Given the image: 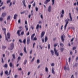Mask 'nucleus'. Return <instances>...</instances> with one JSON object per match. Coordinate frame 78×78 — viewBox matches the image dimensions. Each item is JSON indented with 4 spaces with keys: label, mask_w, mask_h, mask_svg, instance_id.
<instances>
[{
    "label": "nucleus",
    "mask_w": 78,
    "mask_h": 78,
    "mask_svg": "<svg viewBox=\"0 0 78 78\" xmlns=\"http://www.w3.org/2000/svg\"><path fill=\"white\" fill-rule=\"evenodd\" d=\"M58 43L57 44H54V51L55 52V54L57 56H59V52H58V50L56 49V47L58 45Z\"/></svg>",
    "instance_id": "f257e3e1"
},
{
    "label": "nucleus",
    "mask_w": 78,
    "mask_h": 78,
    "mask_svg": "<svg viewBox=\"0 0 78 78\" xmlns=\"http://www.w3.org/2000/svg\"><path fill=\"white\" fill-rule=\"evenodd\" d=\"M70 20L69 19H68L67 20V19H65V21L66 22V25H65V30H66V28L67 27V25L68 23H69V21Z\"/></svg>",
    "instance_id": "f03ea898"
},
{
    "label": "nucleus",
    "mask_w": 78,
    "mask_h": 78,
    "mask_svg": "<svg viewBox=\"0 0 78 78\" xmlns=\"http://www.w3.org/2000/svg\"><path fill=\"white\" fill-rule=\"evenodd\" d=\"M64 69L65 71H66L67 69L68 70H69V66L68 65V63H67V62H66V66H65Z\"/></svg>",
    "instance_id": "7ed1b4c3"
},
{
    "label": "nucleus",
    "mask_w": 78,
    "mask_h": 78,
    "mask_svg": "<svg viewBox=\"0 0 78 78\" xmlns=\"http://www.w3.org/2000/svg\"><path fill=\"white\" fill-rule=\"evenodd\" d=\"M2 30H4V33L5 34V39H6L7 41H8V39L6 36V28H2Z\"/></svg>",
    "instance_id": "20e7f679"
},
{
    "label": "nucleus",
    "mask_w": 78,
    "mask_h": 78,
    "mask_svg": "<svg viewBox=\"0 0 78 78\" xmlns=\"http://www.w3.org/2000/svg\"><path fill=\"white\" fill-rule=\"evenodd\" d=\"M10 45L11 46L10 47V48H9V49L12 50V49H13V48H14V44L13 43H12V44H11Z\"/></svg>",
    "instance_id": "39448f33"
},
{
    "label": "nucleus",
    "mask_w": 78,
    "mask_h": 78,
    "mask_svg": "<svg viewBox=\"0 0 78 78\" xmlns=\"http://www.w3.org/2000/svg\"><path fill=\"white\" fill-rule=\"evenodd\" d=\"M31 41L30 40V37H27V44H30Z\"/></svg>",
    "instance_id": "423d86ee"
},
{
    "label": "nucleus",
    "mask_w": 78,
    "mask_h": 78,
    "mask_svg": "<svg viewBox=\"0 0 78 78\" xmlns=\"http://www.w3.org/2000/svg\"><path fill=\"white\" fill-rule=\"evenodd\" d=\"M35 34L34 33L31 36V37H30V39H31V40L34 41V36H35Z\"/></svg>",
    "instance_id": "0eeeda50"
},
{
    "label": "nucleus",
    "mask_w": 78,
    "mask_h": 78,
    "mask_svg": "<svg viewBox=\"0 0 78 78\" xmlns=\"http://www.w3.org/2000/svg\"><path fill=\"white\" fill-rule=\"evenodd\" d=\"M45 34V32L44 31H42L41 34V38H42L44 36Z\"/></svg>",
    "instance_id": "6e6552de"
},
{
    "label": "nucleus",
    "mask_w": 78,
    "mask_h": 78,
    "mask_svg": "<svg viewBox=\"0 0 78 78\" xmlns=\"http://www.w3.org/2000/svg\"><path fill=\"white\" fill-rule=\"evenodd\" d=\"M11 70H10L9 71V74H8V71H5V74H7V75H10L11 74Z\"/></svg>",
    "instance_id": "1a4fd4ad"
},
{
    "label": "nucleus",
    "mask_w": 78,
    "mask_h": 78,
    "mask_svg": "<svg viewBox=\"0 0 78 78\" xmlns=\"http://www.w3.org/2000/svg\"><path fill=\"white\" fill-rule=\"evenodd\" d=\"M51 9L52 8L51 6H49L48 9V11L49 12H51Z\"/></svg>",
    "instance_id": "9d476101"
},
{
    "label": "nucleus",
    "mask_w": 78,
    "mask_h": 78,
    "mask_svg": "<svg viewBox=\"0 0 78 78\" xmlns=\"http://www.w3.org/2000/svg\"><path fill=\"white\" fill-rule=\"evenodd\" d=\"M51 73L53 74H55V69L54 68H52Z\"/></svg>",
    "instance_id": "9b49d317"
},
{
    "label": "nucleus",
    "mask_w": 78,
    "mask_h": 78,
    "mask_svg": "<svg viewBox=\"0 0 78 78\" xmlns=\"http://www.w3.org/2000/svg\"><path fill=\"white\" fill-rule=\"evenodd\" d=\"M50 0H46L45 2H44V4H47L48 3L50 2Z\"/></svg>",
    "instance_id": "f8f14e48"
},
{
    "label": "nucleus",
    "mask_w": 78,
    "mask_h": 78,
    "mask_svg": "<svg viewBox=\"0 0 78 78\" xmlns=\"http://www.w3.org/2000/svg\"><path fill=\"white\" fill-rule=\"evenodd\" d=\"M61 39L62 40V41L63 42H64V36L63 35H62L61 36Z\"/></svg>",
    "instance_id": "ddd939ff"
},
{
    "label": "nucleus",
    "mask_w": 78,
    "mask_h": 78,
    "mask_svg": "<svg viewBox=\"0 0 78 78\" xmlns=\"http://www.w3.org/2000/svg\"><path fill=\"white\" fill-rule=\"evenodd\" d=\"M44 39H45V42H47V41L48 40V37L47 36H45L44 37Z\"/></svg>",
    "instance_id": "4468645a"
},
{
    "label": "nucleus",
    "mask_w": 78,
    "mask_h": 78,
    "mask_svg": "<svg viewBox=\"0 0 78 78\" xmlns=\"http://www.w3.org/2000/svg\"><path fill=\"white\" fill-rule=\"evenodd\" d=\"M6 15V12H4L3 13H2V17H5V16Z\"/></svg>",
    "instance_id": "2eb2a0df"
},
{
    "label": "nucleus",
    "mask_w": 78,
    "mask_h": 78,
    "mask_svg": "<svg viewBox=\"0 0 78 78\" xmlns=\"http://www.w3.org/2000/svg\"><path fill=\"white\" fill-rule=\"evenodd\" d=\"M7 36H8V38L9 39H10V35L9 33H7Z\"/></svg>",
    "instance_id": "dca6fc26"
},
{
    "label": "nucleus",
    "mask_w": 78,
    "mask_h": 78,
    "mask_svg": "<svg viewBox=\"0 0 78 78\" xmlns=\"http://www.w3.org/2000/svg\"><path fill=\"white\" fill-rule=\"evenodd\" d=\"M3 5V2H2V0H0V7L2 6Z\"/></svg>",
    "instance_id": "f3484780"
},
{
    "label": "nucleus",
    "mask_w": 78,
    "mask_h": 78,
    "mask_svg": "<svg viewBox=\"0 0 78 78\" xmlns=\"http://www.w3.org/2000/svg\"><path fill=\"white\" fill-rule=\"evenodd\" d=\"M12 57H13V58L12 59V60L13 61L14 59H16V57H15V54H12Z\"/></svg>",
    "instance_id": "a211bd4d"
},
{
    "label": "nucleus",
    "mask_w": 78,
    "mask_h": 78,
    "mask_svg": "<svg viewBox=\"0 0 78 78\" xmlns=\"http://www.w3.org/2000/svg\"><path fill=\"white\" fill-rule=\"evenodd\" d=\"M21 30H18L17 33L18 35V36H20V31Z\"/></svg>",
    "instance_id": "6ab92c4d"
},
{
    "label": "nucleus",
    "mask_w": 78,
    "mask_h": 78,
    "mask_svg": "<svg viewBox=\"0 0 78 78\" xmlns=\"http://www.w3.org/2000/svg\"><path fill=\"white\" fill-rule=\"evenodd\" d=\"M24 52H25V53H27V51L26 50V46H25V47H24Z\"/></svg>",
    "instance_id": "aec40b11"
},
{
    "label": "nucleus",
    "mask_w": 78,
    "mask_h": 78,
    "mask_svg": "<svg viewBox=\"0 0 78 78\" xmlns=\"http://www.w3.org/2000/svg\"><path fill=\"white\" fill-rule=\"evenodd\" d=\"M22 2L23 3V5H24V6H25V7H26V6L25 4V0H23Z\"/></svg>",
    "instance_id": "412c9836"
},
{
    "label": "nucleus",
    "mask_w": 78,
    "mask_h": 78,
    "mask_svg": "<svg viewBox=\"0 0 78 78\" xmlns=\"http://www.w3.org/2000/svg\"><path fill=\"white\" fill-rule=\"evenodd\" d=\"M62 14L63 17L64 16V9H62Z\"/></svg>",
    "instance_id": "4be33fe9"
},
{
    "label": "nucleus",
    "mask_w": 78,
    "mask_h": 78,
    "mask_svg": "<svg viewBox=\"0 0 78 78\" xmlns=\"http://www.w3.org/2000/svg\"><path fill=\"white\" fill-rule=\"evenodd\" d=\"M51 53L52 55H54V51L53 50H51Z\"/></svg>",
    "instance_id": "5701e85b"
},
{
    "label": "nucleus",
    "mask_w": 78,
    "mask_h": 78,
    "mask_svg": "<svg viewBox=\"0 0 78 78\" xmlns=\"http://www.w3.org/2000/svg\"><path fill=\"white\" fill-rule=\"evenodd\" d=\"M39 27V24H38L37 25V27H36V29H37V30H38Z\"/></svg>",
    "instance_id": "b1692460"
},
{
    "label": "nucleus",
    "mask_w": 78,
    "mask_h": 78,
    "mask_svg": "<svg viewBox=\"0 0 78 78\" xmlns=\"http://www.w3.org/2000/svg\"><path fill=\"white\" fill-rule=\"evenodd\" d=\"M25 27L26 28V31H28V27L27 25H25Z\"/></svg>",
    "instance_id": "393cba45"
},
{
    "label": "nucleus",
    "mask_w": 78,
    "mask_h": 78,
    "mask_svg": "<svg viewBox=\"0 0 78 78\" xmlns=\"http://www.w3.org/2000/svg\"><path fill=\"white\" fill-rule=\"evenodd\" d=\"M26 38H25L24 39V40H23V43L24 44H25L26 43Z\"/></svg>",
    "instance_id": "a878e982"
},
{
    "label": "nucleus",
    "mask_w": 78,
    "mask_h": 78,
    "mask_svg": "<svg viewBox=\"0 0 78 78\" xmlns=\"http://www.w3.org/2000/svg\"><path fill=\"white\" fill-rule=\"evenodd\" d=\"M60 45L62 47H63L64 46V44L62 42H60Z\"/></svg>",
    "instance_id": "bb28decb"
},
{
    "label": "nucleus",
    "mask_w": 78,
    "mask_h": 78,
    "mask_svg": "<svg viewBox=\"0 0 78 78\" xmlns=\"http://www.w3.org/2000/svg\"><path fill=\"white\" fill-rule=\"evenodd\" d=\"M17 16V14H15L14 16V19H16Z\"/></svg>",
    "instance_id": "cd10ccee"
},
{
    "label": "nucleus",
    "mask_w": 78,
    "mask_h": 78,
    "mask_svg": "<svg viewBox=\"0 0 78 78\" xmlns=\"http://www.w3.org/2000/svg\"><path fill=\"white\" fill-rule=\"evenodd\" d=\"M48 68H47V67H46L45 71H46V72H47V73H48Z\"/></svg>",
    "instance_id": "c85d7f7f"
},
{
    "label": "nucleus",
    "mask_w": 78,
    "mask_h": 78,
    "mask_svg": "<svg viewBox=\"0 0 78 78\" xmlns=\"http://www.w3.org/2000/svg\"><path fill=\"white\" fill-rule=\"evenodd\" d=\"M12 62H11V63H10L9 64V66L10 67H12Z\"/></svg>",
    "instance_id": "c756f323"
},
{
    "label": "nucleus",
    "mask_w": 78,
    "mask_h": 78,
    "mask_svg": "<svg viewBox=\"0 0 78 78\" xmlns=\"http://www.w3.org/2000/svg\"><path fill=\"white\" fill-rule=\"evenodd\" d=\"M4 67H5L6 68H7L8 67V65L7 64H5V65H4Z\"/></svg>",
    "instance_id": "7c9ffc66"
},
{
    "label": "nucleus",
    "mask_w": 78,
    "mask_h": 78,
    "mask_svg": "<svg viewBox=\"0 0 78 78\" xmlns=\"http://www.w3.org/2000/svg\"><path fill=\"white\" fill-rule=\"evenodd\" d=\"M27 62V60H25V61H24V62L23 63V64H26Z\"/></svg>",
    "instance_id": "2f4dec72"
},
{
    "label": "nucleus",
    "mask_w": 78,
    "mask_h": 78,
    "mask_svg": "<svg viewBox=\"0 0 78 78\" xmlns=\"http://www.w3.org/2000/svg\"><path fill=\"white\" fill-rule=\"evenodd\" d=\"M37 39V37H34V41H36Z\"/></svg>",
    "instance_id": "473e14b6"
},
{
    "label": "nucleus",
    "mask_w": 78,
    "mask_h": 78,
    "mask_svg": "<svg viewBox=\"0 0 78 78\" xmlns=\"http://www.w3.org/2000/svg\"><path fill=\"white\" fill-rule=\"evenodd\" d=\"M40 62V61L39 60V59H38V60H37V64H39V63Z\"/></svg>",
    "instance_id": "72a5a7b5"
},
{
    "label": "nucleus",
    "mask_w": 78,
    "mask_h": 78,
    "mask_svg": "<svg viewBox=\"0 0 78 78\" xmlns=\"http://www.w3.org/2000/svg\"><path fill=\"white\" fill-rule=\"evenodd\" d=\"M1 62H2V63H3V62H4V61L3 60V57H2V61Z\"/></svg>",
    "instance_id": "f704fd0d"
},
{
    "label": "nucleus",
    "mask_w": 78,
    "mask_h": 78,
    "mask_svg": "<svg viewBox=\"0 0 78 78\" xmlns=\"http://www.w3.org/2000/svg\"><path fill=\"white\" fill-rule=\"evenodd\" d=\"M64 48H60V50L61 51H63V50H64Z\"/></svg>",
    "instance_id": "c9c22d12"
},
{
    "label": "nucleus",
    "mask_w": 78,
    "mask_h": 78,
    "mask_svg": "<svg viewBox=\"0 0 78 78\" xmlns=\"http://www.w3.org/2000/svg\"><path fill=\"white\" fill-rule=\"evenodd\" d=\"M11 2V0H7V3L8 4V3H9Z\"/></svg>",
    "instance_id": "e433bc0d"
},
{
    "label": "nucleus",
    "mask_w": 78,
    "mask_h": 78,
    "mask_svg": "<svg viewBox=\"0 0 78 78\" xmlns=\"http://www.w3.org/2000/svg\"><path fill=\"white\" fill-rule=\"evenodd\" d=\"M0 74H1V76H3V71H2L1 73Z\"/></svg>",
    "instance_id": "4c0bfd02"
},
{
    "label": "nucleus",
    "mask_w": 78,
    "mask_h": 78,
    "mask_svg": "<svg viewBox=\"0 0 78 78\" xmlns=\"http://www.w3.org/2000/svg\"><path fill=\"white\" fill-rule=\"evenodd\" d=\"M10 19V16H9L7 17V20H9Z\"/></svg>",
    "instance_id": "58836bf2"
},
{
    "label": "nucleus",
    "mask_w": 78,
    "mask_h": 78,
    "mask_svg": "<svg viewBox=\"0 0 78 78\" xmlns=\"http://www.w3.org/2000/svg\"><path fill=\"white\" fill-rule=\"evenodd\" d=\"M24 31H22V32H21V34L22 35H23V34H24Z\"/></svg>",
    "instance_id": "ea45409f"
},
{
    "label": "nucleus",
    "mask_w": 78,
    "mask_h": 78,
    "mask_svg": "<svg viewBox=\"0 0 78 78\" xmlns=\"http://www.w3.org/2000/svg\"><path fill=\"white\" fill-rule=\"evenodd\" d=\"M2 35H1V34H0V41H1V40L0 39H2Z\"/></svg>",
    "instance_id": "a19ab883"
},
{
    "label": "nucleus",
    "mask_w": 78,
    "mask_h": 78,
    "mask_svg": "<svg viewBox=\"0 0 78 78\" xmlns=\"http://www.w3.org/2000/svg\"><path fill=\"white\" fill-rule=\"evenodd\" d=\"M42 42L44 43V38L43 37L42 39Z\"/></svg>",
    "instance_id": "79ce46f5"
},
{
    "label": "nucleus",
    "mask_w": 78,
    "mask_h": 78,
    "mask_svg": "<svg viewBox=\"0 0 78 78\" xmlns=\"http://www.w3.org/2000/svg\"><path fill=\"white\" fill-rule=\"evenodd\" d=\"M51 66H54L55 65H54V63H51Z\"/></svg>",
    "instance_id": "37998d69"
},
{
    "label": "nucleus",
    "mask_w": 78,
    "mask_h": 78,
    "mask_svg": "<svg viewBox=\"0 0 78 78\" xmlns=\"http://www.w3.org/2000/svg\"><path fill=\"white\" fill-rule=\"evenodd\" d=\"M31 28H32V30H33V29L34 28V27L33 26V25H32L31 26Z\"/></svg>",
    "instance_id": "c03bdc74"
},
{
    "label": "nucleus",
    "mask_w": 78,
    "mask_h": 78,
    "mask_svg": "<svg viewBox=\"0 0 78 78\" xmlns=\"http://www.w3.org/2000/svg\"><path fill=\"white\" fill-rule=\"evenodd\" d=\"M0 20L1 21H2L3 20V18H2V17H1L0 18Z\"/></svg>",
    "instance_id": "a18cd8bd"
},
{
    "label": "nucleus",
    "mask_w": 78,
    "mask_h": 78,
    "mask_svg": "<svg viewBox=\"0 0 78 78\" xmlns=\"http://www.w3.org/2000/svg\"><path fill=\"white\" fill-rule=\"evenodd\" d=\"M50 48V44H48V48L49 49Z\"/></svg>",
    "instance_id": "49530a36"
},
{
    "label": "nucleus",
    "mask_w": 78,
    "mask_h": 78,
    "mask_svg": "<svg viewBox=\"0 0 78 78\" xmlns=\"http://www.w3.org/2000/svg\"><path fill=\"white\" fill-rule=\"evenodd\" d=\"M76 47H73V50H75V49H76Z\"/></svg>",
    "instance_id": "de8ad7c7"
},
{
    "label": "nucleus",
    "mask_w": 78,
    "mask_h": 78,
    "mask_svg": "<svg viewBox=\"0 0 78 78\" xmlns=\"http://www.w3.org/2000/svg\"><path fill=\"white\" fill-rule=\"evenodd\" d=\"M36 11H38V8L37 7H36Z\"/></svg>",
    "instance_id": "09e8293b"
},
{
    "label": "nucleus",
    "mask_w": 78,
    "mask_h": 78,
    "mask_svg": "<svg viewBox=\"0 0 78 78\" xmlns=\"http://www.w3.org/2000/svg\"><path fill=\"white\" fill-rule=\"evenodd\" d=\"M32 50H30V54H32Z\"/></svg>",
    "instance_id": "8fccbe9b"
},
{
    "label": "nucleus",
    "mask_w": 78,
    "mask_h": 78,
    "mask_svg": "<svg viewBox=\"0 0 78 78\" xmlns=\"http://www.w3.org/2000/svg\"><path fill=\"white\" fill-rule=\"evenodd\" d=\"M16 3V1H14L13 2V5H15Z\"/></svg>",
    "instance_id": "3c124183"
},
{
    "label": "nucleus",
    "mask_w": 78,
    "mask_h": 78,
    "mask_svg": "<svg viewBox=\"0 0 78 78\" xmlns=\"http://www.w3.org/2000/svg\"><path fill=\"white\" fill-rule=\"evenodd\" d=\"M31 6V5H29V9H30Z\"/></svg>",
    "instance_id": "603ef678"
},
{
    "label": "nucleus",
    "mask_w": 78,
    "mask_h": 78,
    "mask_svg": "<svg viewBox=\"0 0 78 78\" xmlns=\"http://www.w3.org/2000/svg\"><path fill=\"white\" fill-rule=\"evenodd\" d=\"M41 18L42 19H43V16L42 14H41Z\"/></svg>",
    "instance_id": "864d4df0"
},
{
    "label": "nucleus",
    "mask_w": 78,
    "mask_h": 78,
    "mask_svg": "<svg viewBox=\"0 0 78 78\" xmlns=\"http://www.w3.org/2000/svg\"><path fill=\"white\" fill-rule=\"evenodd\" d=\"M35 59V57H34V58H33L31 62H32V61H34V60Z\"/></svg>",
    "instance_id": "5fc2aeb1"
},
{
    "label": "nucleus",
    "mask_w": 78,
    "mask_h": 78,
    "mask_svg": "<svg viewBox=\"0 0 78 78\" xmlns=\"http://www.w3.org/2000/svg\"><path fill=\"white\" fill-rule=\"evenodd\" d=\"M70 21H72V20H73V19L72 17V16H70Z\"/></svg>",
    "instance_id": "6e6d98bb"
},
{
    "label": "nucleus",
    "mask_w": 78,
    "mask_h": 78,
    "mask_svg": "<svg viewBox=\"0 0 78 78\" xmlns=\"http://www.w3.org/2000/svg\"><path fill=\"white\" fill-rule=\"evenodd\" d=\"M19 41L21 42V43H22V41L21 40V39H19Z\"/></svg>",
    "instance_id": "4d7b16f0"
},
{
    "label": "nucleus",
    "mask_w": 78,
    "mask_h": 78,
    "mask_svg": "<svg viewBox=\"0 0 78 78\" xmlns=\"http://www.w3.org/2000/svg\"><path fill=\"white\" fill-rule=\"evenodd\" d=\"M21 59V57H19L18 58V60H20Z\"/></svg>",
    "instance_id": "13d9d810"
},
{
    "label": "nucleus",
    "mask_w": 78,
    "mask_h": 78,
    "mask_svg": "<svg viewBox=\"0 0 78 78\" xmlns=\"http://www.w3.org/2000/svg\"><path fill=\"white\" fill-rule=\"evenodd\" d=\"M60 17H63V15L62 14H61Z\"/></svg>",
    "instance_id": "bf43d9fd"
},
{
    "label": "nucleus",
    "mask_w": 78,
    "mask_h": 78,
    "mask_svg": "<svg viewBox=\"0 0 78 78\" xmlns=\"http://www.w3.org/2000/svg\"><path fill=\"white\" fill-rule=\"evenodd\" d=\"M12 2H10V5H9V6L10 7L11 5H12Z\"/></svg>",
    "instance_id": "052dcab7"
},
{
    "label": "nucleus",
    "mask_w": 78,
    "mask_h": 78,
    "mask_svg": "<svg viewBox=\"0 0 78 78\" xmlns=\"http://www.w3.org/2000/svg\"><path fill=\"white\" fill-rule=\"evenodd\" d=\"M71 78H75L74 76H73V75H72Z\"/></svg>",
    "instance_id": "680f3d73"
},
{
    "label": "nucleus",
    "mask_w": 78,
    "mask_h": 78,
    "mask_svg": "<svg viewBox=\"0 0 78 78\" xmlns=\"http://www.w3.org/2000/svg\"><path fill=\"white\" fill-rule=\"evenodd\" d=\"M70 60H71V58H70V57L69 58V62H70Z\"/></svg>",
    "instance_id": "e2e57ef3"
},
{
    "label": "nucleus",
    "mask_w": 78,
    "mask_h": 78,
    "mask_svg": "<svg viewBox=\"0 0 78 78\" xmlns=\"http://www.w3.org/2000/svg\"><path fill=\"white\" fill-rule=\"evenodd\" d=\"M35 5H36V3H35V2H34V4H33V6H35Z\"/></svg>",
    "instance_id": "0e129e2a"
},
{
    "label": "nucleus",
    "mask_w": 78,
    "mask_h": 78,
    "mask_svg": "<svg viewBox=\"0 0 78 78\" xmlns=\"http://www.w3.org/2000/svg\"><path fill=\"white\" fill-rule=\"evenodd\" d=\"M63 27V25H62V26H61V30H62Z\"/></svg>",
    "instance_id": "69168bd1"
},
{
    "label": "nucleus",
    "mask_w": 78,
    "mask_h": 78,
    "mask_svg": "<svg viewBox=\"0 0 78 78\" xmlns=\"http://www.w3.org/2000/svg\"><path fill=\"white\" fill-rule=\"evenodd\" d=\"M18 70H19L20 71H21V70H22V68H19L18 69Z\"/></svg>",
    "instance_id": "338daca9"
},
{
    "label": "nucleus",
    "mask_w": 78,
    "mask_h": 78,
    "mask_svg": "<svg viewBox=\"0 0 78 78\" xmlns=\"http://www.w3.org/2000/svg\"><path fill=\"white\" fill-rule=\"evenodd\" d=\"M17 77H18V76L17 75H16L15 76V78H17Z\"/></svg>",
    "instance_id": "774afa93"
}]
</instances>
